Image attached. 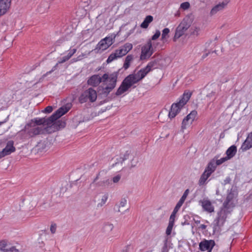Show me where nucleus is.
Segmentation results:
<instances>
[{
    "instance_id": "obj_1",
    "label": "nucleus",
    "mask_w": 252,
    "mask_h": 252,
    "mask_svg": "<svg viewBox=\"0 0 252 252\" xmlns=\"http://www.w3.org/2000/svg\"><path fill=\"white\" fill-rule=\"evenodd\" d=\"M144 68L141 69L136 74H131L126 76L122 82L115 94L119 96L127 91L133 84L137 83L148 74Z\"/></svg>"
},
{
    "instance_id": "obj_2",
    "label": "nucleus",
    "mask_w": 252,
    "mask_h": 252,
    "mask_svg": "<svg viewBox=\"0 0 252 252\" xmlns=\"http://www.w3.org/2000/svg\"><path fill=\"white\" fill-rule=\"evenodd\" d=\"M46 132V127L42 128L39 126H36L33 123L30 121L25 125L24 128L17 132V135L20 140L25 141L36 135L45 134Z\"/></svg>"
},
{
    "instance_id": "obj_3",
    "label": "nucleus",
    "mask_w": 252,
    "mask_h": 252,
    "mask_svg": "<svg viewBox=\"0 0 252 252\" xmlns=\"http://www.w3.org/2000/svg\"><path fill=\"white\" fill-rule=\"evenodd\" d=\"M68 111L66 107H61L55 112L50 117L46 118H36L32 119L30 122L33 123L36 126L41 125H47V126H49L52 123L56 121L58 119L60 118L63 115L65 114Z\"/></svg>"
},
{
    "instance_id": "obj_4",
    "label": "nucleus",
    "mask_w": 252,
    "mask_h": 252,
    "mask_svg": "<svg viewBox=\"0 0 252 252\" xmlns=\"http://www.w3.org/2000/svg\"><path fill=\"white\" fill-rule=\"evenodd\" d=\"M193 19L191 16H186L181 23L177 27L173 40L176 42V40L184 34L185 32L190 27Z\"/></svg>"
},
{
    "instance_id": "obj_5",
    "label": "nucleus",
    "mask_w": 252,
    "mask_h": 252,
    "mask_svg": "<svg viewBox=\"0 0 252 252\" xmlns=\"http://www.w3.org/2000/svg\"><path fill=\"white\" fill-rule=\"evenodd\" d=\"M232 211L227 208H224L222 206L221 207L220 210L217 213L216 218L213 222L214 231L216 230L218 227L220 228L224 224L228 214H230Z\"/></svg>"
},
{
    "instance_id": "obj_6",
    "label": "nucleus",
    "mask_w": 252,
    "mask_h": 252,
    "mask_svg": "<svg viewBox=\"0 0 252 252\" xmlns=\"http://www.w3.org/2000/svg\"><path fill=\"white\" fill-rule=\"evenodd\" d=\"M97 98V93L96 91L92 88L84 91L78 98V101L80 103H84L89 101L94 102Z\"/></svg>"
},
{
    "instance_id": "obj_7",
    "label": "nucleus",
    "mask_w": 252,
    "mask_h": 252,
    "mask_svg": "<svg viewBox=\"0 0 252 252\" xmlns=\"http://www.w3.org/2000/svg\"><path fill=\"white\" fill-rule=\"evenodd\" d=\"M238 196V192L235 189L231 188L230 190H227V194L225 200L222 204L224 208H227L232 210L235 207V204L234 202V199L237 198Z\"/></svg>"
},
{
    "instance_id": "obj_8",
    "label": "nucleus",
    "mask_w": 252,
    "mask_h": 252,
    "mask_svg": "<svg viewBox=\"0 0 252 252\" xmlns=\"http://www.w3.org/2000/svg\"><path fill=\"white\" fill-rule=\"evenodd\" d=\"M154 52L152 41L151 40H149L147 43L141 48V53L140 57V60H145L148 59Z\"/></svg>"
},
{
    "instance_id": "obj_9",
    "label": "nucleus",
    "mask_w": 252,
    "mask_h": 252,
    "mask_svg": "<svg viewBox=\"0 0 252 252\" xmlns=\"http://www.w3.org/2000/svg\"><path fill=\"white\" fill-rule=\"evenodd\" d=\"M216 243L213 240L204 239L199 244V249L202 252H211Z\"/></svg>"
},
{
    "instance_id": "obj_10",
    "label": "nucleus",
    "mask_w": 252,
    "mask_h": 252,
    "mask_svg": "<svg viewBox=\"0 0 252 252\" xmlns=\"http://www.w3.org/2000/svg\"><path fill=\"white\" fill-rule=\"evenodd\" d=\"M65 125V122L62 120L56 122L54 121L49 126L46 127V132L51 133L59 130L61 128H64Z\"/></svg>"
},
{
    "instance_id": "obj_11",
    "label": "nucleus",
    "mask_w": 252,
    "mask_h": 252,
    "mask_svg": "<svg viewBox=\"0 0 252 252\" xmlns=\"http://www.w3.org/2000/svg\"><path fill=\"white\" fill-rule=\"evenodd\" d=\"M11 4L10 0H0V17L7 12Z\"/></svg>"
},
{
    "instance_id": "obj_12",
    "label": "nucleus",
    "mask_w": 252,
    "mask_h": 252,
    "mask_svg": "<svg viewBox=\"0 0 252 252\" xmlns=\"http://www.w3.org/2000/svg\"><path fill=\"white\" fill-rule=\"evenodd\" d=\"M182 108L183 107L179 105L177 102L172 104L170 110L168 113L169 118L172 119L175 117L180 112Z\"/></svg>"
},
{
    "instance_id": "obj_13",
    "label": "nucleus",
    "mask_w": 252,
    "mask_h": 252,
    "mask_svg": "<svg viewBox=\"0 0 252 252\" xmlns=\"http://www.w3.org/2000/svg\"><path fill=\"white\" fill-rule=\"evenodd\" d=\"M121 69H119L117 71L113 72L109 75V78L107 80L109 82L108 86L114 89L116 86L118 76Z\"/></svg>"
},
{
    "instance_id": "obj_14",
    "label": "nucleus",
    "mask_w": 252,
    "mask_h": 252,
    "mask_svg": "<svg viewBox=\"0 0 252 252\" xmlns=\"http://www.w3.org/2000/svg\"><path fill=\"white\" fill-rule=\"evenodd\" d=\"M199 203L201 204V206L204 211L209 213H212L214 212V207L210 200L203 199L202 200H200Z\"/></svg>"
},
{
    "instance_id": "obj_15",
    "label": "nucleus",
    "mask_w": 252,
    "mask_h": 252,
    "mask_svg": "<svg viewBox=\"0 0 252 252\" xmlns=\"http://www.w3.org/2000/svg\"><path fill=\"white\" fill-rule=\"evenodd\" d=\"M229 1L230 0H224L221 3H219V4H217L211 9L210 11V14L211 15H214L218 11L223 9L227 5Z\"/></svg>"
},
{
    "instance_id": "obj_16",
    "label": "nucleus",
    "mask_w": 252,
    "mask_h": 252,
    "mask_svg": "<svg viewBox=\"0 0 252 252\" xmlns=\"http://www.w3.org/2000/svg\"><path fill=\"white\" fill-rule=\"evenodd\" d=\"M102 82V79L99 75H94L88 80V84L94 87L98 86Z\"/></svg>"
},
{
    "instance_id": "obj_17",
    "label": "nucleus",
    "mask_w": 252,
    "mask_h": 252,
    "mask_svg": "<svg viewBox=\"0 0 252 252\" xmlns=\"http://www.w3.org/2000/svg\"><path fill=\"white\" fill-rule=\"evenodd\" d=\"M5 155L6 156L10 155L12 153L16 151V148L14 146V142L12 140L8 141L5 147L2 150Z\"/></svg>"
},
{
    "instance_id": "obj_18",
    "label": "nucleus",
    "mask_w": 252,
    "mask_h": 252,
    "mask_svg": "<svg viewBox=\"0 0 252 252\" xmlns=\"http://www.w3.org/2000/svg\"><path fill=\"white\" fill-rule=\"evenodd\" d=\"M191 95V93L189 92H185L182 96H181V99L177 102L179 105L183 107V106L186 104L187 102L189 99L190 96Z\"/></svg>"
},
{
    "instance_id": "obj_19",
    "label": "nucleus",
    "mask_w": 252,
    "mask_h": 252,
    "mask_svg": "<svg viewBox=\"0 0 252 252\" xmlns=\"http://www.w3.org/2000/svg\"><path fill=\"white\" fill-rule=\"evenodd\" d=\"M217 164L215 162V158L211 159L208 163L207 166L206 167L205 171H207V172L212 174L216 170L217 167Z\"/></svg>"
},
{
    "instance_id": "obj_20",
    "label": "nucleus",
    "mask_w": 252,
    "mask_h": 252,
    "mask_svg": "<svg viewBox=\"0 0 252 252\" xmlns=\"http://www.w3.org/2000/svg\"><path fill=\"white\" fill-rule=\"evenodd\" d=\"M237 147L235 145L230 146L226 151V154L227 158L229 159L233 158L236 154Z\"/></svg>"
},
{
    "instance_id": "obj_21",
    "label": "nucleus",
    "mask_w": 252,
    "mask_h": 252,
    "mask_svg": "<svg viewBox=\"0 0 252 252\" xmlns=\"http://www.w3.org/2000/svg\"><path fill=\"white\" fill-rule=\"evenodd\" d=\"M111 87L107 85L105 87H102L99 86L98 87V92L100 94L103 95L105 96H107L108 94L113 90Z\"/></svg>"
},
{
    "instance_id": "obj_22",
    "label": "nucleus",
    "mask_w": 252,
    "mask_h": 252,
    "mask_svg": "<svg viewBox=\"0 0 252 252\" xmlns=\"http://www.w3.org/2000/svg\"><path fill=\"white\" fill-rule=\"evenodd\" d=\"M211 174L207 172V171H204L199 180V185L200 186L204 185L205 184L206 180L211 176Z\"/></svg>"
},
{
    "instance_id": "obj_23",
    "label": "nucleus",
    "mask_w": 252,
    "mask_h": 252,
    "mask_svg": "<svg viewBox=\"0 0 252 252\" xmlns=\"http://www.w3.org/2000/svg\"><path fill=\"white\" fill-rule=\"evenodd\" d=\"M153 20V17L151 15H148L146 17L144 21L141 24V27L144 29L147 28L149 24Z\"/></svg>"
},
{
    "instance_id": "obj_24",
    "label": "nucleus",
    "mask_w": 252,
    "mask_h": 252,
    "mask_svg": "<svg viewBox=\"0 0 252 252\" xmlns=\"http://www.w3.org/2000/svg\"><path fill=\"white\" fill-rule=\"evenodd\" d=\"M158 62V61L156 60H155L154 61H152L149 62L148 63V64H147V65L145 67H144V68L148 72V73H149V72H150L152 70V68H153V67L156 68L157 67V65Z\"/></svg>"
},
{
    "instance_id": "obj_25",
    "label": "nucleus",
    "mask_w": 252,
    "mask_h": 252,
    "mask_svg": "<svg viewBox=\"0 0 252 252\" xmlns=\"http://www.w3.org/2000/svg\"><path fill=\"white\" fill-rule=\"evenodd\" d=\"M133 59V56L132 55H128L126 56L123 65V67L125 69H127L130 66V63Z\"/></svg>"
},
{
    "instance_id": "obj_26",
    "label": "nucleus",
    "mask_w": 252,
    "mask_h": 252,
    "mask_svg": "<svg viewBox=\"0 0 252 252\" xmlns=\"http://www.w3.org/2000/svg\"><path fill=\"white\" fill-rule=\"evenodd\" d=\"M170 30L168 28H165L163 30L161 40L163 43H165L167 41V38L169 37L168 33H169Z\"/></svg>"
},
{
    "instance_id": "obj_27",
    "label": "nucleus",
    "mask_w": 252,
    "mask_h": 252,
    "mask_svg": "<svg viewBox=\"0 0 252 252\" xmlns=\"http://www.w3.org/2000/svg\"><path fill=\"white\" fill-rule=\"evenodd\" d=\"M197 115V111L196 110H192L189 114L187 116L190 120V124H192V122L195 119Z\"/></svg>"
},
{
    "instance_id": "obj_28",
    "label": "nucleus",
    "mask_w": 252,
    "mask_h": 252,
    "mask_svg": "<svg viewBox=\"0 0 252 252\" xmlns=\"http://www.w3.org/2000/svg\"><path fill=\"white\" fill-rule=\"evenodd\" d=\"M117 58H119V57L116 54V53L115 52V53H112L110 55L107 59L106 62L107 63H109Z\"/></svg>"
},
{
    "instance_id": "obj_29",
    "label": "nucleus",
    "mask_w": 252,
    "mask_h": 252,
    "mask_svg": "<svg viewBox=\"0 0 252 252\" xmlns=\"http://www.w3.org/2000/svg\"><path fill=\"white\" fill-rule=\"evenodd\" d=\"M111 184V181L109 179H106L105 180L100 181L96 184L99 187H105L108 186Z\"/></svg>"
},
{
    "instance_id": "obj_30",
    "label": "nucleus",
    "mask_w": 252,
    "mask_h": 252,
    "mask_svg": "<svg viewBox=\"0 0 252 252\" xmlns=\"http://www.w3.org/2000/svg\"><path fill=\"white\" fill-rule=\"evenodd\" d=\"M190 120L189 119V117L186 116L183 120L181 126V129L184 130L186 128V126L189 125L190 123Z\"/></svg>"
},
{
    "instance_id": "obj_31",
    "label": "nucleus",
    "mask_w": 252,
    "mask_h": 252,
    "mask_svg": "<svg viewBox=\"0 0 252 252\" xmlns=\"http://www.w3.org/2000/svg\"><path fill=\"white\" fill-rule=\"evenodd\" d=\"M132 45L130 43H126L123 46H122L123 49L127 54L130 50L132 48Z\"/></svg>"
},
{
    "instance_id": "obj_32",
    "label": "nucleus",
    "mask_w": 252,
    "mask_h": 252,
    "mask_svg": "<svg viewBox=\"0 0 252 252\" xmlns=\"http://www.w3.org/2000/svg\"><path fill=\"white\" fill-rule=\"evenodd\" d=\"M115 52L116 53V54L118 55L119 58L122 57L126 54V52L124 51L122 47H121L119 49L115 50Z\"/></svg>"
},
{
    "instance_id": "obj_33",
    "label": "nucleus",
    "mask_w": 252,
    "mask_h": 252,
    "mask_svg": "<svg viewBox=\"0 0 252 252\" xmlns=\"http://www.w3.org/2000/svg\"><path fill=\"white\" fill-rule=\"evenodd\" d=\"M106 42L103 39L101 40L97 44L98 47L100 49L105 50L108 48V47H106Z\"/></svg>"
},
{
    "instance_id": "obj_34",
    "label": "nucleus",
    "mask_w": 252,
    "mask_h": 252,
    "mask_svg": "<svg viewBox=\"0 0 252 252\" xmlns=\"http://www.w3.org/2000/svg\"><path fill=\"white\" fill-rule=\"evenodd\" d=\"M168 238L167 237H166L163 242L164 245L162 248V252H168Z\"/></svg>"
},
{
    "instance_id": "obj_35",
    "label": "nucleus",
    "mask_w": 252,
    "mask_h": 252,
    "mask_svg": "<svg viewBox=\"0 0 252 252\" xmlns=\"http://www.w3.org/2000/svg\"><path fill=\"white\" fill-rule=\"evenodd\" d=\"M104 40L106 42V47H109L113 43V38L111 37H106L105 38H104Z\"/></svg>"
},
{
    "instance_id": "obj_36",
    "label": "nucleus",
    "mask_w": 252,
    "mask_h": 252,
    "mask_svg": "<svg viewBox=\"0 0 252 252\" xmlns=\"http://www.w3.org/2000/svg\"><path fill=\"white\" fill-rule=\"evenodd\" d=\"M126 199L125 198H122L121 200L120 205H119V209L118 212H121L122 210H120V208L122 207H124L125 206L126 204Z\"/></svg>"
},
{
    "instance_id": "obj_37",
    "label": "nucleus",
    "mask_w": 252,
    "mask_h": 252,
    "mask_svg": "<svg viewBox=\"0 0 252 252\" xmlns=\"http://www.w3.org/2000/svg\"><path fill=\"white\" fill-rule=\"evenodd\" d=\"M173 225L174 224L169 222L168 226L166 230V234H167V235H169L171 234Z\"/></svg>"
},
{
    "instance_id": "obj_38",
    "label": "nucleus",
    "mask_w": 252,
    "mask_h": 252,
    "mask_svg": "<svg viewBox=\"0 0 252 252\" xmlns=\"http://www.w3.org/2000/svg\"><path fill=\"white\" fill-rule=\"evenodd\" d=\"M228 159H229L227 158V157H225L221 158L220 159H218L216 160H215V162H216L217 165H220Z\"/></svg>"
},
{
    "instance_id": "obj_39",
    "label": "nucleus",
    "mask_w": 252,
    "mask_h": 252,
    "mask_svg": "<svg viewBox=\"0 0 252 252\" xmlns=\"http://www.w3.org/2000/svg\"><path fill=\"white\" fill-rule=\"evenodd\" d=\"M160 35V32L159 30H157L156 32V33L152 36L151 39H150L149 40H155L157 39H158Z\"/></svg>"
},
{
    "instance_id": "obj_40",
    "label": "nucleus",
    "mask_w": 252,
    "mask_h": 252,
    "mask_svg": "<svg viewBox=\"0 0 252 252\" xmlns=\"http://www.w3.org/2000/svg\"><path fill=\"white\" fill-rule=\"evenodd\" d=\"M108 199V194H104L101 199V202L100 203H99L98 204V206L100 205V206H102L106 202L107 200Z\"/></svg>"
},
{
    "instance_id": "obj_41",
    "label": "nucleus",
    "mask_w": 252,
    "mask_h": 252,
    "mask_svg": "<svg viewBox=\"0 0 252 252\" xmlns=\"http://www.w3.org/2000/svg\"><path fill=\"white\" fill-rule=\"evenodd\" d=\"M190 4L189 2H184L181 3L180 7L184 10H186L189 8Z\"/></svg>"
},
{
    "instance_id": "obj_42",
    "label": "nucleus",
    "mask_w": 252,
    "mask_h": 252,
    "mask_svg": "<svg viewBox=\"0 0 252 252\" xmlns=\"http://www.w3.org/2000/svg\"><path fill=\"white\" fill-rule=\"evenodd\" d=\"M177 213L173 211L169 218V223L174 224L175 219Z\"/></svg>"
},
{
    "instance_id": "obj_43",
    "label": "nucleus",
    "mask_w": 252,
    "mask_h": 252,
    "mask_svg": "<svg viewBox=\"0 0 252 252\" xmlns=\"http://www.w3.org/2000/svg\"><path fill=\"white\" fill-rule=\"evenodd\" d=\"M7 246V241L5 240H2L0 241V250L1 251L4 250V248Z\"/></svg>"
},
{
    "instance_id": "obj_44",
    "label": "nucleus",
    "mask_w": 252,
    "mask_h": 252,
    "mask_svg": "<svg viewBox=\"0 0 252 252\" xmlns=\"http://www.w3.org/2000/svg\"><path fill=\"white\" fill-rule=\"evenodd\" d=\"M53 108L52 106H48L44 109L43 112L45 113H50L53 111Z\"/></svg>"
},
{
    "instance_id": "obj_45",
    "label": "nucleus",
    "mask_w": 252,
    "mask_h": 252,
    "mask_svg": "<svg viewBox=\"0 0 252 252\" xmlns=\"http://www.w3.org/2000/svg\"><path fill=\"white\" fill-rule=\"evenodd\" d=\"M130 152L128 151H127L126 152L125 155H124V157H123L122 158V161L121 162L123 163L125 160H126L127 158H128L129 155H130Z\"/></svg>"
},
{
    "instance_id": "obj_46",
    "label": "nucleus",
    "mask_w": 252,
    "mask_h": 252,
    "mask_svg": "<svg viewBox=\"0 0 252 252\" xmlns=\"http://www.w3.org/2000/svg\"><path fill=\"white\" fill-rule=\"evenodd\" d=\"M76 49H73L70 50L66 56L68 57L69 59H70L71 57L76 53Z\"/></svg>"
},
{
    "instance_id": "obj_47",
    "label": "nucleus",
    "mask_w": 252,
    "mask_h": 252,
    "mask_svg": "<svg viewBox=\"0 0 252 252\" xmlns=\"http://www.w3.org/2000/svg\"><path fill=\"white\" fill-rule=\"evenodd\" d=\"M14 247H12L10 249H5L4 250H2V252H13L14 251H17Z\"/></svg>"
},
{
    "instance_id": "obj_48",
    "label": "nucleus",
    "mask_w": 252,
    "mask_h": 252,
    "mask_svg": "<svg viewBox=\"0 0 252 252\" xmlns=\"http://www.w3.org/2000/svg\"><path fill=\"white\" fill-rule=\"evenodd\" d=\"M68 60H69V59H68V57H67L66 56H65L63 57L62 58H61L60 61H58V63L59 64L63 63H65V62H66L67 61H68Z\"/></svg>"
},
{
    "instance_id": "obj_49",
    "label": "nucleus",
    "mask_w": 252,
    "mask_h": 252,
    "mask_svg": "<svg viewBox=\"0 0 252 252\" xmlns=\"http://www.w3.org/2000/svg\"><path fill=\"white\" fill-rule=\"evenodd\" d=\"M57 225L55 223H52L50 226V231L52 234L56 232Z\"/></svg>"
},
{
    "instance_id": "obj_50",
    "label": "nucleus",
    "mask_w": 252,
    "mask_h": 252,
    "mask_svg": "<svg viewBox=\"0 0 252 252\" xmlns=\"http://www.w3.org/2000/svg\"><path fill=\"white\" fill-rule=\"evenodd\" d=\"M58 64H59V63H58L54 66H53V67L52 68L51 70L47 72L46 73L44 74L43 77L47 76L48 74H49L51 73L52 72H53L54 71H55L57 69V67Z\"/></svg>"
},
{
    "instance_id": "obj_51",
    "label": "nucleus",
    "mask_w": 252,
    "mask_h": 252,
    "mask_svg": "<svg viewBox=\"0 0 252 252\" xmlns=\"http://www.w3.org/2000/svg\"><path fill=\"white\" fill-rule=\"evenodd\" d=\"M101 78L102 79V82H105L106 81H107L109 79V75L108 73H105L103 75V76Z\"/></svg>"
},
{
    "instance_id": "obj_52",
    "label": "nucleus",
    "mask_w": 252,
    "mask_h": 252,
    "mask_svg": "<svg viewBox=\"0 0 252 252\" xmlns=\"http://www.w3.org/2000/svg\"><path fill=\"white\" fill-rule=\"evenodd\" d=\"M120 179L121 176L120 175H118L113 177L112 180L114 183H117L120 181Z\"/></svg>"
},
{
    "instance_id": "obj_53",
    "label": "nucleus",
    "mask_w": 252,
    "mask_h": 252,
    "mask_svg": "<svg viewBox=\"0 0 252 252\" xmlns=\"http://www.w3.org/2000/svg\"><path fill=\"white\" fill-rule=\"evenodd\" d=\"M181 204H179L178 203H177L175 207L174 208L173 211L177 213L180 209V207L182 206Z\"/></svg>"
},
{
    "instance_id": "obj_54",
    "label": "nucleus",
    "mask_w": 252,
    "mask_h": 252,
    "mask_svg": "<svg viewBox=\"0 0 252 252\" xmlns=\"http://www.w3.org/2000/svg\"><path fill=\"white\" fill-rule=\"evenodd\" d=\"M231 180V178L229 177H227L224 180V183L223 184L224 185L230 184Z\"/></svg>"
},
{
    "instance_id": "obj_55",
    "label": "nucleus",
    "mask_w": 252,
    "mask_h": 252,
    "mask_svg": "<svg viewBox=\"0 0 252 252\" xmlns=\"http://www.w3.org/2000/svg\"><path fill=\"white\" fill-rule=\"evenodd\" d=\"M84 54H82L81 55H79L76 59H73L74 62H76L78 61H80L82 59L83 57L84 56Z\"/></svg>"
},
{
    "instance_id": "obj_56",
    "label": "nucleus",
    "mask_w": 252,
    "mask_h": 252,
    "mask_svg": "<svg viewBox=\"0 0 252 252\" xmlns=\"http://www.w3.org/2000/svg\"><path fill=\"white\" fill-rule=\"evenodd\" d=\"M188 193H189V189H187L184 192V193L183 195H182V197H183V198H185L186 199V198H187V195L188 194Z\"/></svg>"
},
{
    "instance_id": "obj_57",
    "label": "nucleus",
    "mask_w": 252,
    "mask_h": 252,
    "mask_svg": "<svg viewBox=\"0 0 252 252\" xmlns=\"http://www.w3.org/2000/svg\"><path fill=\"white\" fill-rule=\"evenodd\" d=\"M216 92L212 91L211 93L207 95V97H212L215 95Z\"/></svg>"
},
{
    "instance_id": "obj_58",
    "label": "nucleus",
    "mask_w": 252,
    "mask_h": 252,
    "mask_svg": "<svg viewBox=\"0 0 252 252\" xmlns=\"http://www.w3.org/2000/svg\"><path fill=\"white\" fill-rule=\"evenodd\" d=\"M185 200L186 199L185 198H183V197H181V198H180V200L178 201V203L182 205Z\"/></svg>"
},
{
    "instance_id": "obj_59",
    "label": "nucleus",
    "mask_w": 252,
    "mask_h": 252,
    "mask_svg": "<svg viewBox=\"0 0 252 252\" xmlns=\"http://www.w3.org/2000/svg\"><path fill=\"white\" fill-rule=\"evenodd\" d=\"M99 173L98 174L96 177L94 178L92 183L91 184L90 186H91L93 184H94L95 182L98 179Z\"/></svg>"
},
{
    "instance_id": "obj_60",
    "label": "nucleus",
    "mask_w": 252,
    "mask_h": 252,
    "mask_svg": "<svg viewBox=\"0 0 252 252\" xmlns=\"http://www.w3.org/2000/svg\"><path fill=\"white\" fill-rule=\"evenodd\" d=\"M6 156L2 150L0 152V159Z\"/></svg>"
},
{
    "instance_id": "obj_61",
    "label": "nucleus",
    "mask_w": 252,
    "mask_h": 252,
    "mask_svg": "<svg viewBox=\"0 0 252 252\" xmlns=\"http://www.w3.org/2000/svg\"><path fill=\"white\" fill-rule=\"evenodd\" d=\"M207 226L205 224H201L199 226V228L202 230H204L206 228Z\"/></svg>"
},
{
    "instance_id": "obj_62",
    "label": "nucleus",
    "mask_w": 252,
    "mask_h": 252,
    "mask_svg": "<svg viewBox=\"0 0 252 252\" xmlns=\"http://www.w3.org/2000/svg\"><path fill=\"white\" fill-rule=\"evenodd\" d=\"M209 54H210V52H208V53H206V54H204V55L202 56V59H204L205 58H206V57L208 56V55H209Z\"/></svg>"
},
{
    "instance_id": "obj_63",
    "label": "nucleus",
    "mask_w": 252,
    "mask_h": 252,
    "mask_svg": "<svg viewBox=\"0 0 252 252\" xmlns=\"http://www.w3.org/2000/svg\"><path fill=\"white\" fill-rule=\"evenodd\" d=\"M252 197V194H250L248 196H247L245 199L248 201L249 199H250Z\"/></svg>"
},
{
    "instance_id": "obj_64",
    "label": "nucleus",
    "mask_w": 252,
    "mask_h": 252,
    "mask_svg": "<svg viewBox=\"0 0 252 252\" xmlns=\"http://www.w3.org/2000/svg\"><path fill=\"white\" fill-rule=\"evenodd\" d=\"M189 222H188L187 221H185L184 222H182V225H189Z\"/></svg>"
}]
</instances>
